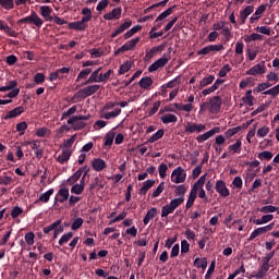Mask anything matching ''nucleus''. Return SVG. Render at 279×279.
Listing matches in <instances>:
<instances>
[{"label": "nucleus", "instance_id": "55", "mask_svg": "<svg viewBox=\"0 0 279 279\" xmlns=\"http://www.w3.org/2000/svg\"><path fill=\"white\" fill-rule=\"evenodd\" d=\"M82 14L84 15L82 19L83 21H86L88 23V21H90V19H93V11H90V9L88 8H84L82 10Z\"/></svg>", "mask_w": 279, "mask_h": 279}, {"label": "nucleus", "instance_id": "59", "mask_svg": "<svg viewBox=\"0 0 279 279\" xmlns=\"http://www.w3.org/2000/svg\"><path fill=\"white\" fill-rule=\"evenodd\" d=\"M264 95H271V97H276L279 95V84L276 85L275 87L264 92Z\"/></svg>", "mask_w": 279, "mask_h": 279}, {"label": "nucleus", "instance_id": "26", "mask_svg": "<svg viewBox=\"0 0 279 279\" xmlns=\"http://www.w3.org/2000/svg\"><path fill=\"white\" fill-rule=\"evenodd\" d=\"M121 114V109H114L113 111H101L100 119H117Z\"/></svg>", "mask_w": 279, "mask_h": 279}, {"label": "nucleus", "instance_id": "10", "mask_svg": "<svg viewBox=\"0 0 279 279\" xmlns=\"http://www.w3.org/2000/svg\"><path fill=\"white\" fill-rule=\"evenodd\" d=\"M138 43H141V37H136L126 41L122 47H120L116 51V56H119V53H123L124 51H133V49L136 48V45H138Z\"/></svg>", "mask_w": 279, "mask_h": 279}, {"label": "nucleus", "instance_id": "62", "mask_svg": "<svg viewBox=\"0 0 279 279\" xmlns=\"http://www.w3.org/2000/svg\"><path fill=\"white\" fill-rule=\"evenodd\" d=\"M23 213V208L15 206L13 207V209L11 210V217L12 219H16V217H19L20 215H22Z\"/></svg>", "mask_w": 279, "mask_h": 279}, {"label": "nucleus", "instance_id": "25", "mask_svg": "<svg viewBox=\"0 0 279 279\" xmlns=\"http://www.w3.org/2000/svg\"><path fill=\"white\" fill-rule=\"evenodd\" d=\"M92 167L94 171H104L106 169V161L101 158H95L92 161Z\"/></svg>", "mask_w": 279, "mask_h": 279}, {"label": "nucleus", "instance_id": "32", "mask_svg": "<svg viewBox=\"0 0 279 279\" xmlns=\"http://www.w3.org/2000/svg\"><path fill=\"white\" fill-rule=\"evenodd\" d=\"M156 184V181L154 180H147L143 183V186L140 189V195H147V191L151 189Z\"/></svg>", "mask_w": 279, "mask_h": 279}, {"label": "nucleus", "instance_id": "37", "mask_svg": "<svg viewBox=\"0 0 279 279\" xmlns=\"http://www.w3.org/2000/svg\"><path fill=\"white\" fill-rule=\"evenodd\" d=\"M86 171V168H80L72 177L71 182L72 184H75V182L82 180L84 178V172Z\"/></svg>", "mask_w": 279, "mask_h": 279}, {"label": "nucleus", "instance_id": "58", "mask_svg": "<svg viewBox=\"0 0 279 279\" xmlns=\"http://www.w3.org/2000/svg\"><path fill=\"white\" fill-rule=\"evenodd\" d=\"M25 130H27V122H20L16 124V131L20 132V136L25 134Z\"/></svg>", "mask_w": 279, "mask_h": 279}, {"label": "nucleus", "instance_id": "3", "mask_svg": "<svg viewBox=\"0 0 279 279\" xmlns=\"http://www.w3.org/2000/svg\"><path fill=\"white\" fill-rule=\"evenodd\" d=\"M64 119H68V124H63L59 129H57V132H56L57 138H62L64 134H68V132H71V126H70L71 125V108L62 113L61 121Z\"/></svg>", "mask_w": 279, "mask_h": 279}, {"label": "nucleus", "instance_id": "23", "mask_svg": "<svg viewBox=\"0 0 279 279\" xmlns=\"http://www.w3.org/2000/svg\"><path fill=\"white\" fill-rule=\"evenodd\" d=\"M254 12V5H247L245 9L240 11V21L242 25H245V21H247V16Z\"/></svg>", "mask_w": 279, "mask_h": 279}, {"label": "nucleus", "instance_id": "12", "mask_svg": "<svg viewBox=\"0 0 279 279\" xmlns=\"http://www.w3.org/2000/svg\"><path fill=\"white\" fill-rule=\"evenodd\" d=\"M220 132H221V128L220 126H215L211 130L198 135L196 137V142L199 143V144L205 143V141H208V138H213V136L215 134H219Z\"/></svg>", "mask_w": 279, "mask_h": 279}, {"label": "nucleus", "instance_id": "27", "mask_svg": "<svg viewBox=\"0 0 279 279\" xmlns=\"http://www.w3.org/2000/svg\"><path fill=\"white\" fill-rule=\"evenodd\" d=\"M104 19L106 21H113V19L114 20L121 19V8L113 9L111 12L105 14Z\"/></svg>", "mask_w": 279, "mask_h": 279}, {"label": "nucleus", "instance_id": "16", "mask_svg": "<svg viewBox=\"0 0 279 279\" xmlns=\"http://www.w3.org/2000/svg\"><path fill=\"white\" fill-rule=\"evenodd\" d=\"M84 180H86V172L81 178L78 183L72 185L71 193H74L75 195H82V193H84V187L86 186Z\"/></svg>", "mask_w": 279, "mask_h": 279}, {"label": "nucleus", "instance_id": "54", "mask_svg": "<svg viewBox=\"0 0 279 279\" xmlns=\"http://www.w3.org/2000/svg\"><path fill=\"white\" fill-rule=\"evenodd\" d=\"M99 71H101V68H98L97 70H95L92 75L89 76V78L87 80V84H93L94 82H98L101 78H97L99 76Z\"/></svg>", "mask_w": 279, "mask_h": 279}, {"label": "nucleus", "instance_id": "6", "mask_svg": "<svg viewBox=\"0 0 279 279\" xmlns=\"http://www.w3.org/2000/svg\"><path fill=\"white\" fill-rule=\"evenodd\" d=\"M184 130L189 134H202V132H206V124L195 123V122H186Z\"/></svg>", "mask_w": 279, "mask_h": 279}, {"label": "nucleus", "instance_id": "21", "mask_svg": "<svg viewBox=\"0 0 279 279\" xmlns=\"http://www.w3.org/2000/svg\"><path fill=\"white\" fill-rule=\"evenodd\" d=\"M39 12L45 21H53V16H51V12H53V9H51L49 5L40 7Z\"/></svg>", "mask_w": 279, "mask_h": 279}, {"label": "nucleus", "instance_id": "61", "mask_svg": "<svg viewBox=\"0 0 279 279\" xmlns=\"http://www.w3.org/2000/svg\"><path fill=\"white\" fill-rule=\"evenodd\" d=\"M226 135H217L215 137V144L214 145H219V146H222L226 145Z\"/></svg>", "mask_w": 279, "mask_h": 279}, {"label": "nucleus", "instance_id": "56", "mask_svg": "<svg viewBox=\"0 0 279 279\" xmlns=\"http://www.w3.org/2000/svg\"><path fill=\"white\" fill-rule=\"evenodd\" d=\"M230 71H232V68H230V64H225L219 71L218 75L219 77H226L228 73H230Z\"/></svg>", "mask_w": 279, "mask_h": 279}, {"label": "nucleus", "instance_id": "28", "mask_svg": "<svg viewBox=\"0 0 279 279\" xmlns=\"http://www.w3.org/2000/svg\"><path fill=\"white\" fill-rule=\"evenodd\" d=\"M269 221H274L272 214H266L262 216V218L254 220L255 226H265V223H269Z\"/></svg>", "mask_w": 279, "mask_h": 279}, {"label": "nucleus", "instance_id": "1", "mask_svg": "<svg viewBox=\"0 0 279 279\" xmlns=\"http://www.w3.org/2000/svg\"><path fill=\"white\" fill-rule=\"evenodd\" d=\"M206 173L201 175L196 183H194L185 205L186 210H189V208H192L193 204H195V199H197V193L201 199H204L206 197V191H204V184H206Z\"/></svg>", "mask_w": 279, "mask_h": 279}, {"label": "nucleus", "instance_id": "50", "mask_svg": "<svg viewBox=\"0 0 279 279\" xmlns=\"http://www.w3.org/2000/svg\"><path fill=\"white\" fill-rule=\"evenodd\" d=\"M132 69V61H126L122 65H120L119 69V75H124V73H128Z\"/></svg>", "mask_w": 279, "mask_h": 279}, {"label": "nucleus", "instance_id": "64", "mask_svg": "<svg viewBox=\"0 0 279 279\" xmlns=\"http://www.w3.org/2000/svg\"><path fill=\"white\" fill-rule=\"evenodd\" d=\"M34 232H28L25 234L24 239H25V242L28 244V245H34Z\"/></svg>", "mask_w": 279, "mask_h": 279}, {"label": "nucleus", "instance_id": "8", "mask_svg": "<svg viewBox=\"0 0 279 279\" xmlns=\"http://www.w3.org/2000/svg\"><path fill=\"white\" fill-rule=\"evenodd\" d=\"M70 158H71V138H68L64 142L62 154L58 156L57 160L61 165H64V162H69Z\"/></svg>", "mask_w": 279, "mask_h": 279}, {"label": "nucleus", "instance_id": "63", "mask_svg": "<svg viewBox=\"0 0 279 279\" xmlns=\"http://www.w3.org/2000/svg\"><path fill=\"white\" fill-rule=\"evenodd\" d=\"M68 241H71V232H68L61 236V239L59 240V245H66Z\"/></svg>", "mask_w": 279, "mask_h": 279}, {"label": "nucleus", "instance_id": "18", "mask_svg": "<svg viewBox=\"0 0 279 279\" xmlns=\"http://www.w3.org/2000/svg\"><path fill=\"white\" fill-rule=\"evenodd\" d=\"M66 199H69V187H61L54 197V202L64 204V202H66Z\"/></svg>", "mask_w": 279, "mask_h": 279}, {"label": "nucleus", "instance_id": "7", "mask_svg": "<svg viewBox=\"0 0 279 279\" xmlns=\"http://www.w3.org/2000/svg\"><path fill=\"white\" fill-rule=\"evenodd\" d=\"M171 182H173L174 184H182L186 182V172L184 171V168L178 167L172 171Z\"/></svg>", "mask_w": 279, "mask_h": 279}, {"label": "nucleus", "instance_id": "48", "mask_svg": "<svg viewBox=\"0 0 279 279\" xmlns=\"http://www.w3.org/2000/svg\"><path fill=\"white\" fill-rule=\"evenodd\" d=\"M257 158H259V160H271L274 158V153L264 150L257 155Z\"/></svg>", "mask_w": 279, "mask_h": 279}, {"label": "nucleus", "instance_id": "42", "mask_svg": "<svg viewBox=\"0 0 279 279\" xmlns=\"http://www.w3.org/2000/svg\"><path fill=\"white\" fill-rule=\"evenodd\" d=\"M162 136H165V130L160 129L148 138V143H156V141H160Z\"/></svg>", "mask_w": 279, "mask_h": 279}, {"label": "nucleus", "instance_id": "40", "mask_svg": "<svg viewBox=\"0 0 279 279\" xmlns=\"http://www.w3.org/2000/svg\"><path fill=\"white\" fill-rule=\"evenodd\" d=\"M242 101L246 106H254V96H252V89L245 93V96L242 98Z\"/></svg>", "mask_w": 279, "mask_h": 279}, {"label": "nucleus", "instance_id": "30", "mask_svg": "<svg viewBox=\"0 0 279 279\" xmlns=\"http://www.w3.org/2000/svg\"><path fill=\"white\" fill-rule=\"evenodd\" d=\"M151 84H154V80H151V77H149V76L143 77L138 82V86L144 88V90L151 88Z\"/></svg>", "mask_w": 279, "mask_h": 279}, {"label": "nucleus", "instance_id": "15", "mask_svg": "<svg viewBox=\"0 0 279 279\" xmlns=\"http://www.w3.org/2000/svg\"><path fill=\"white\" fill-rule=\"evenodd\" d=\"M169 62V58L162 57L155 61L153 64L148 66V73H155V71H158V69H163V66H167V63Z\"/></svg>", "mask_w": 279, "mask_h": 279}, {"label": "nucleus", "instance_id": "47", "mask_svg": "<svg viewBox=\"0 0 279 279\" xmlns=\"http://www.w3.org/2000/svg\"><path fill=\"white\" fill-rule=\"evenodd\" d=\"M141 29H143V26L137 25L132 27L129 32H126L124 34V38L128 40V38H132V36H134V34H137V32H141Z\"/></svg>", "mask_w": 279, "mask_h": 279}, {"label": "nucleus", "instance_id": "49", "mask_svg": "<svg viewBox=\"0 0 279 279\" xmlns=\"http://www.w3.org/2000/svg\"><path fill=\"white\" fill-rule=\"evenodd\" d=\"M254 40H263V35H260L258 33H253V34L244 37L245 43H252Z\"/></svg>", "mask_w": 279, "mask_h": 279}, {"label": "nucleus", "instance_id": "57", "mask_svg": "<svg viewBox=\"0 0 279 279\" xmlns=\"http://www.w3.org/2000/svg\"><path fill=\"white\" fill-rule=\"evenodd\" d=\"M84 226V219L82 218H75L74 221L72 222V230H80Z\"/></svg>", "mask_w": 279, "mask_h": 279}, {"label": "nucleus", "instance_id": "5", "mask_svg": "<svg viewBox=\"0 0 279 279\" xmlns=\"http://www.w3.org/2000/svg\"><path fill=\"white\" fill-rule=\"evenodd\" d=\"M222 104H223V100L221 99L220 96H214L207 102V110L211 114H219V112H221Z\"/></svg>", "mask_w": 279, "mask_h": 279}, {"label": "nucleus", "instance_id": "44", "mask_svg": "<svg viewBox=\"0 0 279 279\" xmlns=\"http://www.w3.org/2000/svg\"><path fill=\"white\" fill-rule=\"evenodd\" d=\"M180 84H182V76H177L166 84V88H175V86H180Z\"/></svg>", "mask_w": 279, "mask_h": 279}, {"label": "nucleus", "instance_id": "53", "mask_svg": "<svg viewBox=\"0 0 279 279\" xmlns=\"http://www.w3.org/2000/svg\"><path fill=\"white\" fill-rule=\"evenodd\" d=\"M114 143V132H108L105 136V145L110 147Z\"/></svg>", "mask_w": 279, "mask_h": 279}, {"label": "nucleus", "instance_id": "35", "mask_svg": "<svg viewBox=\"0 0 279 279\" xmlns=\"http://www.w3.org/2000/svg\"><path fill=\"white\" fill-rule=\"evenodd\" d=\"M215 82V75H208L205 76L201 82H199V88H206V86H210Z\"/></svg>", "mask_w": 279, "mask_h": 279}, {"label": "nucleus", "instance_id": "9", "mask_svg": "<svg viewBox=\"0 0 279 279\" xmlns=\"http://www.w3.org/2000/svg\"><path fill=\"white\" fill-rule=\"evenodd\" d=\"M276 226L275 222H271L267 226L264 227H259L257 229H255L251 235L248 236V241H254V239L263 235V234H267V232H271V229Z\"/></svg>", "mask_w": 279, "mask_h": 279}, {"label": "nucleus", "instance_id": "39", "mask_svg": "<svg viewBox=\"0 0 279 279\" xmlns=\"http://www.w3.org/2000/svg\"><path fill=\"white\" fill-rule=\"evenodd\" d=\"M269 132H271V129L267 125H263L257 130L256 136L257 138H265Z\"/></svg>", "mask_w": 279, "mask_h": 279}, {"label": "nucleus", "instance_id": "43", "mask_svg": "<svg viewBox=\"0 0 279 279\" xmlns=\"http://www.w3.org/2000/svg\"><path fill=\"white\" fill-rule=\"evenodd\" d=\"M239 132H241V126H234V128L228 129L225 132V137L232 138V136H235V134H239Z\"/></svg>", "mask_w": 279, "mask_h": 279}, {"label": "nucleus", "instance_id": "34", "mask_svg": "<svg viewBox=\"0 0 279 279\" xmlns=\"http://www.w3.org/2000/svg\"><path fill=\"white\" fill-rule=\"evenodd\" d=\"M162 49H165V47H162V46L153 47L149 51L146 52L145 58L147 60H151V58H154V56H156V53H160V51H162Z\"/></svg>", "mask_w": 279, "mask_h": 279}, {"label": "nucleus", "instance_id": "31", "mask_svg": "<svg viewBox=\"0 0 279 279\" xmlns=\"http://www.w3.org/2000/svg\"><path fill=\"white\" fill-rule=\"evenodd\" d=\"M161 121L165 125L169 123H178V117L173 113H166L161 117Z\"/></svg>", "mask_w": 279, "mask_h": 279}, {"label": "nucleus", "instance_id": "24", "mask_svg": "<svg viewBox=\"0 0 279 279\" xmlns=\"http://www.w3.org/2000/svg\"><path fill=\"white\" fill-rule=\"evenodd\" d=\"M241 147H243V142L241 138H238L234 144L228 146V151L230 154H241Z\"/></svg>", "mask_w": 279, "mask_h": 279}, {"label": "nucleus", "instance_id": "60", "mask_svg": "<svg viewBox=\"0 0 279 279\" xmlns=\"http://www.w3.org/2000/svg\"><path fill=\"white\" fill-rule=\"evenodd\" d=\"M165 191V182H161L157 189L153 192V197H160V194Z\"/></svg>", "mask_w": 279, "mask_h": 279}, {"label": "nucleus", "instance_id": "14", "mask_svg": "<svg viewBox=\"0 0 279 279\" xmlns=\"http://www.w3.org/2000/svg\"><path fill=\"white\" fill-rule=\"evenodd\" d=\"M216 192L220 195V197H230V190L223 180H218L216 182Z\"/></svg>", "mask_w": 279, "mask_h": 279}, {"label": "nucleus", "instance_id": "2", "mask_svg": "<svg viewBox=\"0 0 279 279\" xmlns=\"http://www.w3.org/2000/svg\"><path fill=\"white\" fill-rule=\"evenodd\" d=\"M184 204V196H179L178 198H173L170 203L161 208V217H169V215H173L179 206Z\"/></svg>", "mask_w": 279, "mask_h": 279}, {"label": "nucleus", "instance_id": "41", "mask_svg": "<svg viewBox=\"0 0 279 279\" xmlns=\"http://www.w3.org/2000/svg\"><path fill=\"white\" fill-rule=\"evenodd\" d=\"M62 223V220H56L50 226L44 228V234H49V232H54L56 228Z\"/></svg>", "mask_w": 279, "mask_h": 279}, {"label": "nucleus", "instance_id": "29", "mask_svg": "<svg viewBox=\"0 0 279 279\" xmlns=\"http://www.w3.org/2000/svg\"><path fill=\"white\" fill-rule=\"evenodd\" d=\"M156 215H158V209L156 207L150 208L146 216L144 217V226H147L149 223V221H151V219H154V217H156Z\"/></svg>", "mask_w": 279, "mask_h": 279}, {"label": "nucleus", "instance_id": "52", "mask_svg": "<svg viewBox=\"0 0 279 279\" xmlns=\"http://www.w3.org/2000/svg\"><path fill=\"white\" fill-rule=\"evenodd\" d=\"M259 213H263V215H270L271 213H276V206L265 205L259 209Z\"/></svg>", "mask_w": 279, "mask_h": 279}, {"label": "nucleus", "instance_id": "38", "mask_svg": "<svg viewBox=\"0 0 279 279\" xmlns=\"http://www.w3.org/2000/svg\"><path fill=\"white\" fill-rule=\"evenodd\" d=\"M88 22L84 21L83 19L78 22H74L71 24L72 29H77L78 32H84L86 29V24Z\"/></svg>", "mask_w": 279, "mask_h": 279}, {"label": "nucleus", "instance_id": "46", "mask_svg": "<svg viewBox=\"0 0 279 279\" xmlns=\"http://www.w3.org/2000/svg\"><path fill=\"white\" fill-rule=\"evenodd\" d=\"M0 5L3 10H14V0H0Z\"/></svg>", "mask_w": 279, "mask_h": 279}, {"label": "nucleus", "instance_id": "20", "mask_svg": "<svg viewBox=\"0 0 279 279\" xmlns=\"http://www.w3.org/2000/svg\"><path fill=\"white\" fill-rule=\"evenodd\" d=\"M267 271H269V262H265L257 272H253V278H265L267 276Z\"/></svg>", "mask_w": 279, "mask_h": 279}, {"label": "nucleus", "instance_id": "36", "mask_svg": "<svg viewBox=\"0 0 279 279\" xmlns=\"http://www.w3.org/2000/svg\"><path fill=\"white\" fill-rule=\"evenodd\" d=\"M194 265L197 268L201 267L204 271L206 270V267H208V259H206V257H203V258L196 257L194 260Z\"/></svg>", "mask_w": 279, "mask_h": 279}, {"label": "nucleus", "instance_id": "22", "mask_svg": "<svg viewBox=\"0 0 279 279\" xmlns=\"http://www.w3.org/2000/svg\"><path fill=\"white\" fill-rule=\"evenodd\" d=\"M84 121H86L85 117H73L71 119V125L74 130H82V128H84V125H86V123H84Z\"/></svg>", "mask_w": 279, "mask_h": 279}, {"label": "nucleus", "instance_id": "13", "mask_svg": "<svg viewBox=\"0 0 279 279\" xmlns=\"http://www.w3.org/2000/svg\"><path fill=\"white\" fill-rule=\"evenodd\" d=\"M265 71H267V68L265 66V61H262L247 70L246 75H263Z\"/></svg>", "mask_w": 279, "mask_h": 279}, {"label": "nucleus", "instance_id": "33", "mask_svg": "<svg viewBox=\"0 0 279 279\" xmlns=\"http://www.w3.org/2000/svg\"><path fill=\"white\" fill-rule=\"evenodd\" d=\"M51 195H53V189H50L46 193L41 194L39 196V199L35 201V204H39V202L47 204L49 202Z\"/></svg>", "mask_w": 279, "mask_h": 279}, {"label": "nucleus", "instance_id": "17", "mask_svg": "<svg viewBox=\"0 0 279 279\" xmlns=\"http://www.w3.org/2000/svg\"><path fill=\"white\" fill-rule=\"evenodd\" d=\"M99 90V85H89L78 92L80 97H90V95H95Z\"/></svg>", "mask_w": 279, "mask_h": 279}, {"label": "nucleus", "instance_id": "11", "mask_svg": "<svg viewBox=\"0 0 279 279\" xmlns=\"http://www.w3.org/2000/svg\"><path fill=\"white\" fill-rule=\"evenodd\" d=\"M187 101L189 104H185V105L175 102L174 108L182 112H193V109L195 108V106H193V102L195 101V96L193 94L190 95L187 97Z\"/></svg>", "mask_w": 279, "mask_h": 279}, {"label": "nucleus", "instance_id": "4", "mask_svg": "<svg viewBox=\"0 0 279 279\" xmlns=\"http://www.w3.org/2000/svg\"><path fill=\"white\" fill-rule=\"evenodd\" d=\"M17 23L19 25H22V23H26L28 25H35V27L41 28L43 23L45 22L43 21V19H40V16H38V13H36V11H32L31 15L19 20Z\"/></svg>", "mask_w": 279, "mask_h": 279}, {"label": "nucleus", "instance_id": "51", "mask_svg": "<svg viewBox=\"0 0 279 279\" xmlns=\"http://www.w3.org/2000/svg\"><path fill=\"white\" fill-rule=\"evenodd\" d=\"M56 72H57L59 80H64V77H66L69 75V73L71 72V68H61V69L57 70Z\"/></svg>", "mask_w": 279, "mask_h": 279}, {"label": "nucleus", "instance_id": "19", "mask_svg": "<svg viewBox=\"0 0 279 279\" xmlns=\"http://www.w3.org/2000/svg\"><path fill=\"white\" fill-rule=\"evenodd\" d=\"M26 108L23 106L16 107L14 109H12L11 111H9L7 113V116L4 117L5 120L8 119H16V117H21V114H23V112H25Z\"/></svg>", "mask_w": 279, "mask_h": 279}, {"label": "nucleus", "instance_id": "45", "mask_svg": "<svg viewBox=\"0 0 279 279\" xmlns=\"http://www.w3.org/2000/svg\"><path fill=\"white\" fill-rule=\"evenodd\" d=\"M173 8H175V5L168 8L166 11H163L161 14L158 15L156 21H165L167 16H171V14H173Z\"/></svg>", "mask_w": 279, "mask_h": 279}]
</instances>
